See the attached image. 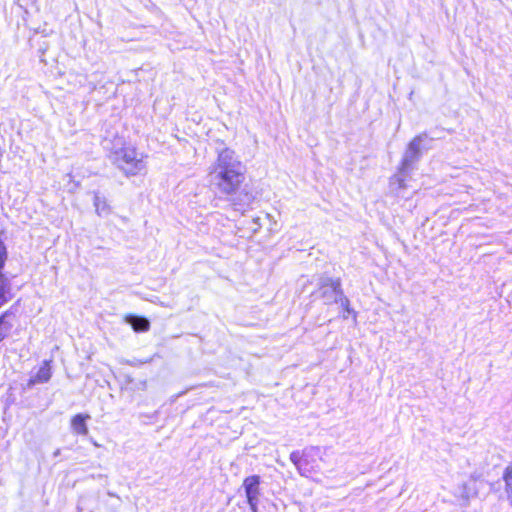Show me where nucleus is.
<instances>
[{
    "instance_id": "7ed1b4c3",
    "label": "nucleus",
    "mask_w": 512,
    "mask_h": 512,
    "mask_svg": "<svg viewBox=\"0 0 512 512\" xmlns=\"http://www.w3.org/2000/svg\"><path fill=\"white\" fill-rule=\"evenodd\" d=\"M426 137L427 136L425 134L418 135L408 144L402 159L401 172L407 171L416 161L419 160L422 149L421 145Z\"/></svg>"
},
{
    "instance_id": "4468645a",
    "label": "nucleus",
    "mask_w": 512,
    "mask_h": 512,
    "mask_svg": "<svg viewBox=\"0 0 512 512\" xmlns=\"http://www.w3.org/2000/svg\"><path fill=\"white\" fill-rule=\"evenodd\" d=\"M261 228V224L259 222V218H253L251 219L250 223H249V229L255 233L257 232L259 229Z\"/></svg>"
},
{
    "instance_id": "0eeeda50",
    "label": "nucleus",
    "mask_w": 512,
    "mask_h": 512,
    "mask_svg": "<svg viewBox=\"0 0 512 512\" xmlns=\"http://www.w3.org/2000/svg\"><path fill=\"white\" fill-rule=\"evenodd\" d=\"M90 419V415L88 414H77L75 415L71 420V427L72 430L76 434L80 435H87L88 434V428L86 425V420Z\"/></svg>"
},
{
    "instance_id": "6e6552de",
    "label": "nucleus",
    "mask_w": 512,
    "mask_h": 512,
    "mask_svg": "<svg viewBox=\"0 0 512 512\" xmlns=\"http://www.w3.org/2000/svg\"><path fill=\"white\" fill-rule=\"evenodd\" d=\"M125 321L132 326L136 332H146L150 328V323L146 318L129 315L125 317Z\"/></svg>"
},
{
    "instance_id": "f8f14e48",
    "label": "nucleus",
    "mask_w": 512,
    "mask_h": 512,
    "mask_svg": "<svg viewBox=\"0 0 512 512\" xmlns=\"http://www.w3.org/2000/svg\"><path fill=\"white\" fill-rule=\"evenodd\" d=\"M402 173H403V172H401V171H400V174L395 175V176H393V177L391 178V180H390L391 185H397V187H398L399 189H404V188H406V184H405V177L401 175Z\"/></svg>"
},
{
    "instance_id": "ddd939ff",
    "label": "nucleus",
    "mask_w": 512,
    "mask_h": 512,
    "mask_svg": "<svg viewBox=\"0 0 512 512\" xmlns=\"http://www.w3.org/2000/svg\"><path fill=\"white\" fill-rule=\"evenodd\" d=\"M11 325L5 323L4 316L0 317V342L7 336Z\"/></svg>"
},
{
    "instance_id": "2eb2a0df",
    "label": "nucleus",
    "mask_w": 512,
    "mask_h": 512,
    "mask_svg": "<svg viewBox=\"0 0 512 512\" xmlns=\"http://www.w3.org/2000/svg\"><path fill=\"white\" fill-rule=\"evenodd\" d=\"M291 461L298 466L299 469H302V461L298 459V456L296 453H292L290 456Z\"/></svg>"
},
{
    "instance_id": "f257e3e1",
    "label": "nucleus",
    "mask_w": 512,
    "mask_h": 512,
    "mask_svg": "<svg viewBox=\"0 0 512 512\" xmlns=\"http://www.w3.org/2000/svg\"><path fill=\"white\" fill-rule=\"evenodd\" d=\"M245 165L235 151L224 148L208 170V181L219 193L231 196L238 192L245 180Z\"/></svg>"
},
{
    "instance_id": "20e7f679",
    "label": "nucleus",
    "mask_w": 512,
    "mask_h": 512,
    "mask_svg": "<svg viewBox=\"0 0 512 512\" xmlns=\"http://www.w3.org/2000/svg\"><path fill=\"white\" fill-rule=\"evenodd\" d=\"M243 488L251 511L257 512L260 495V477L258 475L246 477L243 481Z\"/></svg>"
},
{
    "instance_id": "9d476101",
    "label": "nucleus",
    "mask_w": 512,
    "mask_h": 512,
    "mask_svg": "<svg viewBox=\"0 0 512 512\" xmlns=\"http://www.w3.org/2000/svg\"><path fill=\"white\" fill-rule=\"evenodd\" d=\"M454 495L462 500L465 505H467L471 497V488L469 487V484L466 482L460 484L455 489Z\"/></svg>"
},
{
    "instance_id": "1a4fd4ad",
    "label": "nucleus",
    "mask_w": 512,
    "mask_h": 512,
    "mask_svg": "<svg viewBox=\"0 0 512 512\" xmlns=\"http://www.w3.org/2000/svg\"><path fill=\"white\" fill-rule=\"evenodd\" d=\"M94 207L99 216H107L110 214V206L106 198L100 196L98 193L94 195Z\"/></svg>"
},
{
    "instance_id": "39448f33",
    "label": "nucleus",
    "mask_w": 512,
    "mask_h": 512,
    "mask_svg": "<svg viewBox=\"0 0 512 512\" xmlns=\"http://www.w3.org/2000/svg\"><path fill=\"white\" fill-rule=\"evenodd\" d=\"M323 286L329 287L331 289L332 295L329 296L330 300H333L336 303H339L345 310L343 314V318H348V315L352 312L350 309V303L347 297L344 296L343 291L341 289V283L339 279H331L327 278L323 282Z\"/></svg>"
},
{
    "instance_id": "423d86ee",
    "label": "nucleus",
    "mask_w": 512,
    "mask_h": 512,
    "mask_svg": "<svg viewBox=\"0 0 512 512\" xmlns=\"http://www.w3.org/2000/svg\"><path fill=\"white\" fill-rule=\"evenodd\" d=\"M51 378V369L47 361L39 368L35 376L31 377L27 383V388H32L39 383H46Z\"/></svg>"
},
{
    "instance_id": "f03ea898",
    "label": "nucleus",
    "mask_w": 512,
    "mask_h": 512,
    "mask_svg": "<svg viewBox=\"0 0 512 512\" xmlns=\"http://www.w3.org/2000/svg\"><path fill=\"white\" fill-rule=\"evenodd\" d=\"M146 155L131 145H123L113 152V161L127 176H135L146 169Z\"/></svg>"
},
{
    "instance_id": "9b49d317",
    "label": "nucleus",
    "mask_w": 512,
    "mask_h": 512,
    "mask_svg": "<svg viewBox=\"0 0 512 512\" xmlns=\"http://www.w3.org/2000/svg\"><path fill=\"white\" fill-rule=\"evenodd\" d=\"M503 480L505 482V491L507 492L512 505V467L506 468L503 475Z\"/></svg>"
}]
</instances>
